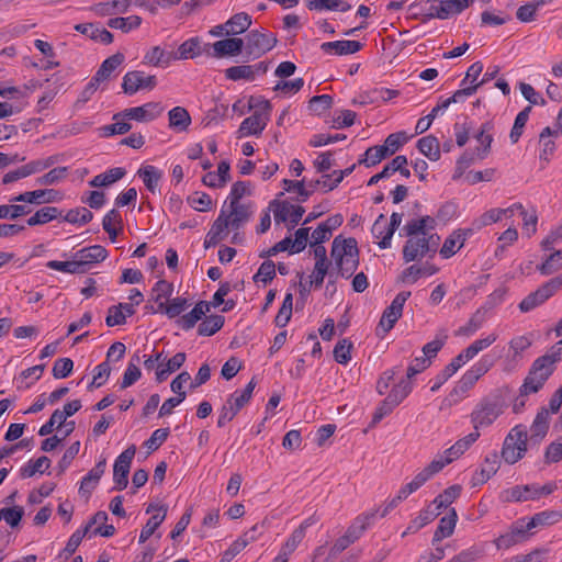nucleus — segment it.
I'll return each mask as SVG.
<instances>
[{"label": "nucleus", "mask_w": 562, "mask_h": 562, "mask_svg": "<svg viewBox=\"0 0 562 562\" xmlns=\"http://www.w3.org/2000/svg\"><path fill=\"white\" fill-rule=\"evenodd\" d=\"M36 172H38V170L35 161L33 160L15 170L7 172L2 178V183L9 184Z\"/></svg>", "instance_id": "obj_50"}, {"label": "nucleus", "mask_w": 562, "mask_h": 562, "mask_svg": "<svg viewBox=\"0 0 562 562\" xmlns=\"http://www.w3.org/2000/svg\"><path fill=\"white\" fill-rule=\"evenodd\" d=\"M249 532H245L235 540L229 548L223 553L220 562H231L238 553H240L250 542L255 540L254 536L248 537Z\"/></svg>", "instance_id": "obj_42"}, {"label": "nucleus", "mask_w": 562, "mask_h": 562, "mask_svg": "<svg viewBox=\"0 0 562 562\" xmlns=\"http://www.w3.org/2000/svg\"><path fill=\"white\" fill-rule=\"evenodd\" d=\"M331 257L337 260L347 257H359L357 240L352 237L342 239L337 236L331 246Z\"/></svg>", "instance_id": "obj_15"}, {"label": "nucleus", "mask_w": 562, "mask_h": 562, "mask_svg": "<svg viewBox=\"0 0 562 562\" xmlns=\"http://www.w3.org/2000/svg\"><path fill=\"white\" fill-rule=\"evenodd\" d=\"M244 48V40L240 37H229L217 41L213 44V56L222 58L226 56H237Z\"/></svg>", "instance_id": "obj_14"}, {"label": "nucleus", "mask_w": 562, "mask_h": 562, "mask_svg": "<svg viewBox=\"0 0 562 562\" xmlns=\"http://www.w3.org/2000/svg\"><path fill=\"white\" fill-rule=\"evenodd\" d=\"M499 460L497 453H491L484 460L480 473H475L472 479L473 486L485 483L490 480L498 470Z\"/></svg>", "instance_id": "obj_25"}, {"label": "nucleus", "mask_w": 562, "mask_h": 562, "mask_svg": "<svg viewBox=\"0 0 562 562\" xmlns=\"http://www.w3.org/2000/svg\"><path fill=\"white\" fill-rule=\"evenodd\" d=\"M135 453L136 447L132 445L116 458L113 467V490L123 491L124 488H126L128 484L127 477Z\"/></svg>", "instance_id": "obj_5"}, {"label": "nucleus", "mask_w": 562, "mask_h": 562, "mask_svg": "<svg viewBox=\"0 0 562 562\" xmlns=\"http://www.w3.org/2000/svg\"><path fill=\"white\" fill-rule=\"evenodd\" d=\"M250 215V205L235 202V204L229 203V213L226 214V218L233 229H238L249 220Z\"/></svg>", "instance_id": "obj_22"}, {"label": "nucleus", "mask_w": 562, "mask_h": 562, "mask_svg": "<svg viewBox=\"0 0 562 562\" xmlns=\"http://www.w3.org/2000/svg\"><path fill=\"white\" fill-rule=\"evenodd\" d=\"M438 271L434 265L417 267L415 265L406 268L401 276L403 282L415 283L422 276H432Z\"/></svg>", "instance_id": "obj_39"}, {"label": "nucleus", "mask_w": 562, "mask_h": 562, "mask_svg": "<svg viewBox=\"0 0 562 562\" xmlns=\"http://www.w3.org/2000/svg\"><path fill=\"white\" fill-rule=\"evenodd\" d=\"M169 126L178 132H184L191 124L189 112L182 106H176L168 113Z\"/></svg>", "instance_id": "obj_31"}, {"label": "nucleus", "mask_w": 562, "mask_h": 562, "mask_svg": "<svg viewBox=\"0 0 562 562\" xmlns=\"http://www.w3.org/2000/svg\"><path fill=\"white\" fill-rule=\"evenodd\" d=\"M137 175L143 179L146 189L151 193H156L159 181L162 177L161 171H159L155 166L147 165L142 167L137 171Z\"/></svg>", "instance_id": "obj_33"}, {"label": "nucleus", "mask_w": 562, "mask_h": 562, "mask_svg": "<svg viewBox=\"0 0 562 562\" xmlns=\"http://www.w3.org/2000/svg\"><path fill=\"white\" fill-rule=\"evenodd\" d=\"M409 296L411 292H400L394 297L391 305L384 310L378 326L382 329L383 334L389 333L394 327L395 323L402 316L403 306Z\"/></svg>", "instance_id": "obj_6"}, {"label": "nucleus", "mask_w": 562, "mask_h": 562, "mask_svg": "<svg viewBox=\"0 0 562 562\" xmlns=\"http://www.w3.org/2000/svg\"><path fill=\"white\" fill-rule=\"evenodd\" d=\"M278 43V38L272 33H262L252 30L247 35L246 53L248 57L259 58L270 52Z\"/></svg>", "instance_id": "obj_4"}, {"label": "nucleus", "mask_w": 562, "mask_h": 562, "mask_svg": "<svg viewBox=\"0 0 562 562\" xmlns=\"http://www.w3.org/2000/svg\"><path fill=\"white\" fill-rule=\"evenodd\" d=\"M376 513H378L376 509H372L369 513H364V514L357 516L355 518L353 522L348 527V529L345 533L353 542L357 541L363 535V532L367 530V528L371 525Z\"/></svg>", "instance_id": "obj_18"}, {"label": "nucleus", "mask_w": 562, "mask_h": 562, "mask_svg": "<svg viewBox=\"0 0 562 562\" xmlns=\"http://www.w3.org/2000/svg\"><path fill=\"white\" fill-rule=\"evenodd\" d=\"M506 501L508 502H524L528 499H536L539 497V492L533 485L514 486L506 492Z\"/></svg>", "instance_id": "obj_34"}, {"label": "nucleus", "mask_w": 562, "mask_h": 562, "mask_svg": "<svg viewBox=\"0 0 562 562\" xmlns=\"http://www.w3.org/2000/svg\"><path fill=\"white\" fill-rule=\"evenodd\" d=\"M362 44L358 41H335L325 42L321 45V49L325 53H335L336 55H349L359 52Z\"/></svg>", "instance_id": "obj_20"}, {"label": "nucleus", "mask_w": 562, "mask_h": 562, "mask_svg": "<svg viewBox=\"0 0 562 562\" xmlns=\"http://www.w3.org/2000/svg\"><path fill=\"white\" fill-rule=\"evenodd\" d=\"M562 519V513L557 510H546L536 514L527 522V528H538L553 525Z\"/></svg>", "instance_id": "obj_38"}, {"label": "nucleus", "mask_w": 562, "mask_h": 562, "mask_svg": "<svg viewBox=\"0 0 562 562\" xmlns=\"http://www.w3.org/2000/svg\"><path fill=\"white\" fill-rule=\"evenodd\" d=\"M210 312V303L206 301H200L195 304L193 310L188 314L181 316L177 323L178 325L184 329L189 330L195 326V324L202 319V317Z\"/></svg>", "instance_id": "obj_19"}, {"label": "nucleus", "mask_w": 562, "mask_h": 562, "mask_svg": "<svg viewBox=\"0 0 562 562\" xmlns=\"http://www.w3.org/2000/svg\"><path fill=\"white\" fill-rule=\"evenodd\" d=\"M125 60V56L122 53H116L108 57L100 66L94 75L95 81H104L110 78L111 74L121 66Z\"/></svg>", "instance_id": "obj_29"}, {"label": "nucleus", "mask_w": 562, "mask_h": 562, "mask_svg": "<svg viewBox=\"0 0 562 562\" xmlns=\"http://www.w3.org/2000/svg\"><path fill=\"white\" fill-rule=\"evenodd\" d=\"M225 323L222 315H211L205 317L198 327V334L201 336H212L218 331Z\"/></svg>", "instance_id": "obj_43"}, {"label": "nucleus", "mask_w": 562, "mask_h": 562, "mask_svg": "<svg viewBox=\"0 0 562 562\" xmlns=\"http://www.w3.org/2000/svg\"><path fill=\"white\" fill-rule=\"evenodd\" d=\"M492 363L487 359H482L479 363L474 364L468 370L459 381V387L465 392L470 390L476 381L483 376L491 368Z\"/></svg>", "instance_id": "obj_16"}, {"label": "nucleus", "mask_w": 562, "mask_h": 562, "mask_svg": "<svg viewBox=\"0 0 562 562\" xmlns=\"http://www.w3.org/2000/svg\"><path fill=\"white\" fill-rule=\"evenodd\" d=\"M438 515L439 512L432 508V505L430 504L427 508L422 510L419 515L411 522V525L407 528V531L404 532L403 536H405L407 532H415L419 530L427 524L431 522Z\"/></svg>", "instance_id": "obj_46"}, {"label": "nucleus", "mask_w": 562, "mask_h": 562, "mask_svg": "<svg viewBox=\"0 0 562 562\" xmlns=\"http://www.w3.org/2000/svg\"><path fill=\"white\" fill-rule=\"evenodd\" d=\"M461 493L460 485H451L447 487L442 493H440L431 503L434 508L441 513L442 509L447 508L450 504H452Z\"/></svg>", "instance_id": "obj_37"}, {"label": "nucleus", "mask_w": 562, "mask_h": 562, "mask_svg": "<svg viewBox=\"0 0 562 562\" xmlns=\"http://www.w3.org/2000/svg\"><path fill=\"white\" fill-rule=\"evenodd\" d=\"M198 55H200V41L198 37H192L179 46L175 60H184Z\"/></svg>", "instance_id": "obj_49"}, {"label": "nucleus", "mask_w": 562, "mask_h": 562, "mask_svg": "<svg viewBox=\"0 0 562 562\" xmlns=\"http://www.w3.org/2000/svg\"><path fill=\"white\" fill-rule=\"evenodd\" d=\"M505 408L506 402L499 391L481 398L470 415L474 430L491 426Z\"/></svg>", "instance_id": "obj_1"}, {"label": "nucleus", "mask_w": 562, "mask_h": 562, "mask_svg": "<svg viewBox=\"0 0 562 562\" xmlns=\"http://www.w3.org/2000/svg\"><path fill=\"white\" fill-rule=\"evenodd\" d=\"M268 122V114H266L265 112H254L252 115L246 117L241 122L238 128L239 137L261 134Z\"/></svg>", "instance_id": "obj_11"}, {"label": "nucleus", "mask_w": 562, "mask_h": 562, "mask_svg": "<svg viewBox=\"0 0 562 562\" xmlns=\"http://www.w3.org/2000/svg\"><path fill=\"white\" fill-rule=\"evenodd\" d=\"M186 353L178 352L172 358H170L166 364L160 363L156 370V379L158 382L165 381L172 372L179 370L184 361Z\"/></svg>", "instance_id": "obj_30"}, {"label": "nucleus", "mask_w": 562, "mask_h": 562, "mask_svg": "<svg viewBox=\"0 0 562 562\" xmlns=\"http://www.w3.org/2000/svg\"><path fill=\"white\" fill-rule=\"evenodd\" d=\"M547 358L535 360L524 384L520 387V395L526 396L530 393H537L552 374L553 368H549L544 362Z\"/></svg>", "instance_id": "obj_3"}, {"label": "nucleus", "mask_w": 562, "mask_h": 562, "mask_svg": "<svg viewBox=\"0 0 562 562\" xmlns=\"http://www.w3.org/2000/svg\"><path fill=\"white\" fill-rule=\"evenodd\" d=\"M156 85L155 76H144L142 71L133 70L123 77L122 89L126 94H134L140 89H154Z\"/></svg>", "instance_id": "obj_9"}, {"label": "nucleus", "mask_w": 562, "mask_h": 562, "mask_svg": "<svg viewBox=\"0 0 562 562\" xmlns=\"http://www.w3.org/2000/svg\"><path fill=\"white\" fill-rule=\"evenodd\" d=\"M24 509L21 506L4 507L0 509V520H4L11 528L19 526Z\"/></svg>", "instance_id": "obj_59"}, {"label": "nucleus", "mask_w": 562, "mask_h": 562, "mask_svg": "<svg viewBox=\"0 0 562 562\" xmlns=\"http://www.w3.org/2000/svg\"><path fill=\"white\" fill-rule=\"evenodd\" d=\"M408 237L403 247V259L406 263L420 259L428 254V244L424 236Z\"/></svg>", "instance_id": "obj_13"}, {"label": "nucleus", "mask_w": 562, "mask_h": 562, "mask_svg": "<svg viewBox=\"0 0 562 562\" xmlns=\"http://www.w3.org/2000/svg\"><path fill=\"white\" fill-rule=\"evenodd\" d=\"M549 429V411L542 408L536 416L530 427V440L539 443L547 435Z\"/></svg>", "instance_id": "obj_27"}, {"label": "nucleus", "mask_w": 562, "mask_h": 562, "mask_svg": "<svg viewBox=\"0 0 562 562\" xmlns=\"http://www.w3.org/2000/svg\"><path fill=\"white\" fill-rule=\"evenodd\" d=\"M472 234V229H456L453 231L443 241V245L440 249V255L448 259L457 254L458 250H460L464 241L467 240V237Z\"/></svg>", "instance_id": "obj_12"}, {"label": "nucleus", "mask_w": 562, "mask_h": 562, "mask_svg": "<svg viewBox=\"0 0 562 562\" xmlns=\"http://www.w3.org/2000/svg\"><path fill=\"white\" fill-rule=\"evenodd\" d=\"M417 148L423 155L432 161H437L440 158L439 142L432 135H428L418 139Z\"/></svg>", "instance_id": "obj_36"}, {"label": "nucleus", "mask_w": 562, "mask_h": 562, "mask_svg": "<svg viewBox=\"0 0 562 562\" xmlns=\"http://www.w3.org/2000/svg\"><path fill=\"white\" fill-rule=\"evenodd\" d=\"M61 215V212L55 206H44L35 212L33 216L27 220V225L36 226L46 224L58 216Z\"/></svg>", "instance_id": "obj_41"}, {"label": "nucleus", "mask_w": 562, "mask_h": 562, "mask_svg": "<svg viewBox=\"0 0 562 562\" xmlns=\"http://www.w3.org/2000/svg\"><path fill=\"white\" fill-rule=\"evenodd\" d=\"M162 113V108L159 103L148 102L142 106L125 109L124 111L113 115V120H135L137 122H149Z\"/></svg>", "instance_id": "obj_8"}, {"label": "nucleus", "mask_w": 562, "mask_h": 562, "mask_svg": "<svg viewBox=\"0 0 562 562\" xmlns=\"http://www.w3.org/2000/svg\"><path fill=\"white\" fill-rule=\"evenodd\" d=\"M527 431L520 428V426H516L510 430L504 440L502 449V458L505 462L514 464L524 457L527 451Z\"/></svg>", "instance_id": "obj_2"}, {"label": "nucleus", "mask_w": 562, "mask_h": 562, "mask_svg": "<svg viewBox=\"0 0 562 562\" xmlns=\"http://www.w3.org/2000/svg\"><path fill=\"white\" fill-rule=\"evenodd\" d=\"M385 157H387L385 148H382L381 145L372 146L366 150L364 157L359 159V164L366 167H373Z\"/></svg>", "instance_id": "obj_54"}, {"label": "nucleus", "mask_w": 562, "mask_h": 562, "mask_svg": "<svg viewBox=\"0 0 562 562\" xmlns=\"http://www.w3.org/2000/svg\"><path fill=\"white\" fill-rule=\"evenodd\" d=\"M125 173L126 171L124 168H112L103 173L97 175L92 180L89 181V186L93 188L108 187L121 180Z\"/></svg>", "instance_id": "obj_35"}, {"label": "nucleus", "mask_w": 562, "mask_h": 562, "mask_svg": "<svg viewBox=\"0 0 562 562\" xmlns=\"http://www.w3.org/2000/svg\"><path fill=\"white\" fill-rule=\"evenodd\" d=\"M436 222L431 216H422L418 220L409 221L404 231L407 236H427L435 228Z\"/></svg>", "instance_id": "obj_24"}, {"label": "nucleus", "mask_w": 562, "mask_h": 562, "mask_svg": "<svg viewBox=\"0 0 562 562\" xmlns=\"http://www.w3.org/2000/svg\"><path fill=\"white\" fill-rule=\"evenodd\" d=\"M251 25V18L245 12L234 14L226 23L227 35H238L246 32Z\"/></svg>", "instance_id": "obj_32"}, {"label": "nucleus", "mask_w": 562, "mask_h": 562, "mask_svg": "<svg viewBox=\"0 0 562 562\" xmlns=\"http://www.w3.org/2000/svg\"><path fill=\"white\" fill-rule=\"evenodd\" d=\"M312 525L311 518L305 519L290 536V538L286 540V542L283 544V547L280 550L281 554H284L286 558L291 553L295 551L297 546L302 542V540L305 537L306 529Z\"/></svg>", "instance_id": "obj_28"}, {"label": "nucleus", "mask_w": 562, "mask_h": 562, "mask_svg": "<svg viewBox=\"0 0 562 562\" xmlns=\"http://www.w3.org/2000/svg\"><path fill=\"white\" fill-rule=\"evenodd\" d=\"M142 23V18L138 15H131L127 18H112L108 21V25L111 29L121 30L124 33H127L132 30L139 27Z\"/></svg>", "instance_id": "obj_47"}, {"label": "nucleus", "mask_w": 562, "mask_h": 562, "mask_svg": "<svg viewBox=\"0 0 562 562\" xmlns=\"http://www.w3.org/2000/svg\"><path fill=\"white\" fill-rule=\"evenodd\" d=\"M412 392V383L408 380H401L389 393L387 397L396 406L400 405Z\"/></svg>", "instance_id": "obj_58"}, {"label": "nucleus", "mask_w": 562, "mask_h": 562, "mask_svg": "<svg viewBox=\"0 0 562 562\" xmlns=\"http://www.w3.org/2000/svg\"><path fill=\"white\" fill-rule=\"evenodd\" d=\"M312 181L307 183L308 188H305V180L293 181V180H283V189L288 192L296 191L299 193V201L305 202L311 194L317 189L310 186Z\"/></svg>", "instance_id": "obj_48"}, {"label": "nucleus", "mask_w": 562, "mask_h": 562, "mask_svg": "<svg viewBox=\"0 0 562 562\" xmlns=\"http://www.w3.org/2000/svg\"><path fill=\"white\" fill-rule=\"evenodd\" d=\"M484 323V313L477 310L469 319V322L457 330L459 336H471L473 335Z\"/></svg>", "instance_id": "obj_61"}, {"label": "nucleus", "mask_w": 562, "mask_h": 562, "mask_svg": "<svg viewBox=\"0 0 562 562\" xmlns=\"http://www.w3.org/2000/svg\"><path fill=\"white\" fill-rule=\"evenodd\" d=\"M269 69L267 61H259L254 65H237L225 69V78L232 81L248 80L252 81L257 76L265 75Z\"/></svg>", "instance_id": "obj_7"}, {"label": "nucleus", "mask_w": 562, "mask_h": 562, "mask_svg": "<svg viewBox=\"0 0 562 562\" xmlns=\"http://www.w3.org/2000/svg\"><path fill=\"white\" fill-rule=\"evenodd\" d=\"M491 127L492 126H491L490 123L483 124L481 131L475 136L477 142L481 144V147H477L475 149L476 150V157H477L479 160L484 159L490 154V151H491V145H492V142H493V137H492L491 134L486 133V132H488L491 130Z\"/></svg>", "instance_id": "obj_44"}, {"label": "nucleus", "mask_w": 562, "mask_h": 562, "mask_svg": "<svg viewBox=\"0 0 562 562\" xmlns=\"http://www.w3.org/2000/svg\"><path fill=\"white\" fill-rule=\"evenodd\" d=\"M50 467V460L43 456L35 461L29 462L25 467L20 470V476L22 479H29L34 476L36 473H44Z\"/></svg>", "instance_id": "obj_45"}, {"label": "nucleus", "mask_w": 562, "mask_h": 562, "mask_svg": "<svg viewBox=\"0 0 562 562\" xmlns=\"http://www.w3.org/2000/svg\"><path fill=\"white\" fill-rule=\"evenodd\" d=\"M427 3H428L427 10H425V11L420 10V12H415L412 15V18L418 19L420 16L423 22H426L431 19L445 20L443 11H442L443 9L440 3V0H428Z\"/></svg>", "instance_id": "obj_51"}, {"label": "nucleus", "mask_w": 562, "mask_h": 562, "mask_svg": "<svg viewBox=\"0 0 562 562\" xmlns=\"http://www.w3.org/2000/svg\"><path fill=\"white\" fill-rule=\"evenodd\" d=\"M75 30L81 34L87 35L93 41H98L102 44H111L113 42V34L105 29L99 27L93 23L77 24Z\"/></svg>", "instance_id": "obj_23"}, {"label": "nucleus", "mask_w": 562, "mask_h": 562, "mask_svg": "<svg viewBox=\"0 0 562 562\" xmlns=\"http://www.w3.org/2000/svg\"><path fill=\"white\" fill-rule=\"evenodd\" d=\"M76 257L79 262H82V271L85 273L89 263L103 261L108 257V251L101 245H93L79 250L76 254Z\"/></svg>", "instance_id": "obj_17"}, {"label": "nucleus", "mask_w": 562, "mask_h": 562, "mask_svg": "<svg viewBox=\"0 0 562 562\" xmlns=\"http://www.w3.org/2000/svg\"><path fill=\"white\" fill-rule=\"evenodd\" d=\"M474 0H440L442 5L445 20L452 15L460 14L469 8Z\"/></svg>", "instance_id": "obj_52"}, {"label": "nucleus", "mask_w": 562, "mask_h": 562, "mask_svg": "<svg viewBox=\"0 0 562 562\" xmlns=\"http://www.w3.org/2000/svg\"><path fill=\"white\" fill-rule=\"evenodd\" d=\"M176 58L175 52H167L160 46H154L144 55L143 64L158 66H168Z\"/></svg>", "instance_id": "obj_21"}, {"label": "nucleus", "mask_w": 562, "mask_h": 562, "mask_svg": "<svg viewBox=\"0 0 562 562\" xmlns=\"http://www.w3.org/2000/svg\"><path fill=\"white\" fill-rule=\"evenodd\" d=\"M458 515L454 508L449 510V514L442 517L439 525L434 533L432 542H439L445 538L450 537L456 528Z\"/></svg>", "instance_id": "obj_26"}, {"label": "nucleus", "mask_w": 562, "mask_h": 562, "mask_svg": "<svg viewBox=\"0 0 562 562\" xmlns=\"http://www.w3.org/2000/svg\"><path fill=\"white\" fill-rule=\"evenodd\" d=\"M151 512L156 513L147 520L146 525L143 527L139 535V543L147 541L149 537L154 535L155 530L162 524L167 515V507L150 504L147 507L146 513Z\"/></svg>", "instance_id": "obj_10"}, {"label": "nucleus", "mask_w": 562, "mask_h": 562, "mask_svg": "<svg viewBox=\"0 0 562 562\" xmlns=\"http://www.w3.org/2000/svg\"><path fill=\"white\" fill-rule=\"evenodd\" d=\"M68 172L67 167H57L49 170L47 173L36 179V183L40 186H52L60 182L66 178Z\"/></svg>", "instance_id": "obj_62"}, {"label": "nucleus", "mask_w": 562, "mask_h": 562, "mask_svg": "<svg viewBox=\"0 0 562 562\" xmlns=\"http://www.w3.org/2000/svg\"><path fill=\"white\" fill-rule=\"evenodd\" d=\"M513 206L509 209H492L483 213L475 222L474 225L476 228H481L493 223L501 221L502 216L507 212H512Z\"/></svg>", "instance_id": "obj_56"}, {"label": "nucleus", "mask_w": 562, "mask_h": 562, "mask_svg": "<svg viewBox=\"0 0 562 562\" xmlns=\"http://www.w3.org/2000/svg\"><path fill=\"white\" fill-rule=\"evenodd\" d=\"M407 140L408 137L405 132H397L390 134L381 146L386 149V155L391 156L395 154Z\"/></svg>", "instance_id": "obj_60"}, {"label": "nucleus", "mask_w": 562, "mask_h": 562, "mask_svg": "<svg viewBox=\"0 0 562 562\" xmlns=\"http://www.w3.org/2000/svg\"><path fill=\"white\" fill-rule=\"evenodd\" d=\"M306 5L310 10H340L342 12L349 11L351 5L341 0H307Z\"/></svg>", "instance_id": "obj_40"}, {"label": "nucleus", "mask_w": 562, "mask_h": 562, "mask_svg": "<svg viewBox=\"0 0 562 562\" xmlns=\"http://www.w3.org/2000/svg\"><path fill=\"white\" fill-rule=\"evenodd\" d=\"M352 344L348 339L339 340L334 348V358L338 363L347 364L351 359Z\"/></svg>", "instance_id": "obj_63"}, {"label": "nucleus", "mask_w": 562, "mask_h": 562, "mask_svg": "<svg viewBox=\"0 0 562 562\" xmlns=\"http://www.w3.org/2000/svg\"><path fill=\"white\" fill-rule=\"evenodd\" d=\"M483 557V549L476 546L462 550L447 562H475Z\"/></svg>", "instance_id": "obj_64"}, {"label": "nucleus", "mask_w": 562, "mask_h": 562, "mask_svg": "<svg viewBox=\"0 0 562 562\" xmlns=\"http://www.w3.org/2000/svg\"><path fill=\"white\" fill-rule=\"evenodd\" d=\"M537 269L543 276L552 274L562 269V249L552 252Z\"/></svg>", "instance_id": "obj_53"}, {"label": "nucleus", "mask_w": 562, "mask_h": 562, "mask_svg": "<svg viewBox=\"0 0 562 562\" xmlns=\"http://www.w3.org/2000/svg\"><path fill=\"white\" fill-rule=\"evenodd\" d=\"M531 112V105L526 106L522 111H520L514 122V126L510 131L509 138L513 144H516L519 137L522 134V130L529 119V114Z\"/></svg>", "instance_id": "obj_55"}, {"label": "nucleus", "mask_w": 562, "mask_h": 562, "mask_svg": "<svg viewBox=\"0 0 562 562\" xmlns=\"http://www.w3.org/2000/svg\"><path fill=\"white\" fill-rule=\"evenodd\" d=\"M46 267L53 270L67 272V273H74V274H81L82 271V262H79V260H72V261H58V260H50L46 263Z\"/></svg>", "instance_id": "obj_57"}]
</instances>
